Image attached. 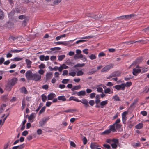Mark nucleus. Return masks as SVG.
<instances>
[{
  "mask_svg": "<svg viewBox=\"0 0 149 149\" xmlns=\"http://www.w3.org/2000/svg\"><path fill=\"white\" fill-rule=\"evenodd\" d=\"M100 97L99 95H97L96 96L95 102L96 104H98L100 103Z\"/></svg>",
  "mask_w": 149,
  "mask_h": 149,
  "instance_id": "a878e982",
  "label": "nucleus"
},
{
  "mask_svg": "<svg viewBox=\"0 0 149 149\" xmlns=\"http://www.w3.org/2000/svg\"><path fill=\"white\" fill-rule=\"evenodd\" d=\"M110 130L109 129H107L103 132H102L101 134V135H108L111 133Z\"/></svg>",
  "mask_w": 149,
  "mask_h": 149,
  "instance_id": "b1692460",
  "label": "nucleus"
},
{
  "mask_svg": "<svg viewBox=\"0 0 149 149\" xmlns=\"http://www.w3.org/2000/svg\"><path fill=\"white\" fill-rule=\"evenodd\" d=\"M89 58L91 60H93L96 58V57L95 55L92 54L89 56Z\"/></svg>",
  "mask_w": 149,
  "mask_h": 149,
  "instance_id": "c03bdc74",
  "label": "nucleus"
},
{
  "mask_svg": "<svg viewBox=\"0 0 149 149\" xmlns=\"http://www.w3.org/2000/svg\"><path fill=\"white\" fill-rule=\"evenodd\" d=\"M113 67V65L111 64L108 65L104 67L101 70L102 72H106Z\"/></svg>",
  "mask_w": 149,
  "mask_h": 149,
  "instance_id": "20e7f679",
  "label": "nucleus"
},
{
  "mask_svg": "<svg viewBox=\"0 0 149 149\" xmlns=\"http://www.w3.org/2000/svg\"><path fill=\"white\" fill-rule=\"evenodd\" d=\"M89 103L91 106H93L94 104V101L93 100H91L89 101Z\"/></svg>",
  "mask_w": 149,
  "mask_h": 149,
  "instance_id": "0e129e2a",
  "label": "nucleus"
},
{
  "mask_svg": "<svg viewBox=\"0 0 149 149\" xmlns=\"http://www.w3.org/2000/svg\"><path fill=\"white\" fill-rule=\"evenodd\" d=\"M48 118L43 119L39 122V127H41L44 125L46 123L47 121L48 120Z\"/></svg>",
  "mask_w": 149,
  "mask_h": 149,
  "instance_id": "ddd939ff",
  "label": "nucleus"
},
{
  "mask_svg": "<svg viewBox=\"0 0 149 149\" xmlns=\"http://www.w3.org/2000/svg\"><path fill=\"white\" fill-rule=\"evenodd\" d=\"M79 101H79V102L82 103L86 107H87L89 106L88 102L86 99H82L81 100H79Z\"/></svg>",
  "mask_w": 149,
  "mask_h": 149,
  "instance_id": "f3484780",
  "label": "nucleus"
},
{
  "mask_svg": "<svg viewBox=\"0 0 149 149\" xmlns=\"http://www.w3.org/2000/svg\"><path fill=\"white\" fill-rule=\"evenodd\" d=\"M66 36V35L65 34H63L62 35H61L59 36H57L56 38V40H60V39L63 38L65 37Z\"/></svg>",
  "mask_w": 149,
  "mask_h": 149,
  "instance_id": "c85d7f7f",
  "label": "nucleus"
},
{
  "mask_svg": "<svg viewBox=\"0 0 149 149\" xmlns=\"http://www.w3.org/2000/svg\"><path fill=\"white\" fill-rule=\"evenodd\" d=\"M95 96V93H92L90 95V98L91 99H93Z\"/></svg>",
  "mask_w": 149,
  "mask_h": 149,
  "instance_id": "5fc2aeb1",
  "label": "nucleus"
},
{
  "mask_svg": "<svg viewBox=\"0 0 149 149\" xmlns=\"http://www.w3.org/2000/svg\"><path fill=\"white\" fill-rule=\"evenodd\" d=\"M125 84L122 83L120 85H117L114 86V87L117 90H124L125 89Z\"/></svg>",
  "mask_w": 149,
  "mask_h": 149,
  "instance_id": "6e6552de",
  "label": "nucleus"
},
{
  "mask_svg": "<svg viewBox=\"0 0 149 149\" xmlns=\"http://www.w3.org/2000/svg\"><path fill=\"white\" fill-rule=\"evenodd\" d=\"M45 64L44 63H41L39 65L38 67L40 69H42L45 68Z\"/></svg>",
  "mask_w": 149,
  "mask_h": 149,
  "instance_id": "49530a36",
  "label": "nucleus"
},
{
  "mask_svg": "<svg viewBox=\"0 0 149 149\" xmlns=\"http://www.w3.org/2000/svg\"><path fill=\"white\" fill-rule=\"evenodd\" d=\"M21 91L22 93L26 94L27 93V91L25 87H22L21 89Z\"/></svg>",
  "mask_w": 149,
  "mask_h": 149,
  "instance_id": "c9c22d12",
  "label": "nucleus"
},
{
  "mask_svg": "<svg viewBox=\"0 0 149 149\" xmlns=\"http://www.w3.org/2000/svg\"><path fill=\"white\" fill-rule=\"evenodd\" d=\"M97 91L98 92L102 93L103 91V89L101 87H98L97 88Z\"/></svg>",
  "mask_w": 149,
  "mask_h": 149,
  "instance_id": "680f3d73",
  "label": "nucleus"
},
{
  "mask_svg": "<svg viewBox=\"0 0 149 149\" xmlns=\"http://www.w3.org/2000/svg\"><path fill=\"white\" fill-rule=\"evenodd\" d=\"M83 74V72L81 70H79L77 72L76 75L77 76H80L82 75Z\"/></svg>",
  "mask_w": 149,
  "mask_h": 149,
  "instance_id": "a19ab883",
  "label": "nucleus"
},
{
  "mask_svg": "<svg viewBox=\"0 0 149 149\" xmlns=\"http://www.w3.org/2000/svg\"><path fill=\"white\" fill-rule=\"evenodd\" d=\"M75 40H70L68 41H63V45L68 47H70L72 45L71 43Z\"/></svg>",
  "mask_w": 149,
  "mask_h": 149,
  "instance_id": "f8f14e48",
  "label": "nucleus"
},
{
  "mask_svg": "<svg viewBox=\"0 0 149 149\" xmlns=\"http://www.w3.org/2000/svg\"><path fill=\"white\" fill-rule=\"evenodd\" d=\"M5 59L3 57L0 58V65L2 64L4 62Z\"/></svg>",
  "mask_w": 149,
  "mask_h": 149,
  "instance_id": "052dcab7",
  "label": "nucleus"
},
{
  "mask_svg": "<svg viewBox=\"0 0 149 149\" xmlns=\"http://www.w3.org/2000/svg\"><path fill=\"white\" fill-rule=\"evenodd\" d=\"M77 95L79 96H84L86 94L85 91L82 90L78 92H75Z\"/></svg>",
  "mask_w": 149,
  "mask_h": 149,
  "instance_id": "4468645a",
  "label": "nucleus"
},
{
  "mask_svg": "<svg viewBox=\"0 0 149 149\" xmlns=\"http://www.w3.org/2000/svg\"><path fill=\"white\" fill-rule=\"evenodd\" d=\"M138 66L136 67V68L133 69V74L135 76H136L137 74L141 72V69L140 68H139Z\"/></svg>",
  "mask_w": 149,
  "mask_h": 149,
  "instance_id": "9d476101",
  "label": "nucleus"
},
{
  "mask_svg": "<svg viewBox=\"0 0 149 149\" xmlns=\"http://www.w3.org/2000/svg\"><path fill=\"white\" fill-rule=\"evenodd\" d=\"M76 74V73L75 72H70L69 73V75L70 76H71L72 77H74L75 76Z\"/></svg>",
  "mask_w": 149,
  "mask_h": 149,
  "instance_id": "6e6d98bb",
  "label": "nucleus"
},
{
  "mask_svg": "<svg viewBox=\"0 0 149 149\" xmlns=\"http://www.w3.org/2000/svg\"><path fill=\"white\" fill-rule=\"evenodd\" d=\"M69 101L71 100H73L75 101H76L77 102H79V101H80L77 98L75 97L74 96H71L70 97L69 99Z\"/></svg>",
  "mask_w": 149,
  "mask_h": 149,
  "instance_id": "393cba45",
  "label": "nucleus"
},
{
  "mask_svg": "<svg viewBox=\"0 0 149 149\" xmlns=\"http://www.w3.org/2000/svg\"><path fill=\"white\" fill-rule=\"evenodd\" d=\"M26 79L28 80H32L33 77V74L30 70L27 71L25 74Z\"/></svg>",
  "mask_w": 149,
  "mask_h": 149,
  "instance_id": "7ed1b4c3",
  "label": "nucleus"
},
{
  "mask_svg": "<svg viewBox=\"0 0 149 149\" xmlns=\"http://www.w3.org/2000/svg\"><path fill=\"white\" fill-rule=\"evenodd\" d=\"M34 113H32L28 117V119L29 121L32 122L33 121V120L34 117Z\"/></svg>",
  "mask_w": 149,
  "mask_h": 149,
  "instance_id": "bb28decb",
  "label": "nucleus"
},
{
  "mask_svg": "<svg viewBox=\"0 0 149 149\" xmlns=\"http://www.w3.org/2000/svg\"><path fill=\"white\" fill-rule=\"evenodd\" d=\"M104 93L106 94H111L113 93L112 90H111V88H106L104 90Z\"/></svg>",
  "mask_w": 149,
  "mask_h": 149,
  "instance_id": "4be33fe9",
  "label": "nucleus"
},
{
  "mask_svg": "<svg viewBox=\"0 0 149 149\" xmlns=\"http://www.w3.org/2000/svg\"><path fill=\"white\" fill-rule=\"evenodd\" d=\"M83 57V55L82 54H80L79 55H75L74 56V58L75 59H81Z\"/></svg>",
  "mask_w": 149,
  "mask_h": 149,
  "instance_id": "473e14b6",
  "label": "nucleus"
},
{
  "mask_svg": "<svg viewBox=\"0 0 149 149\" xmlns=\"http://www.w3.org/2000/svg\"><path fill=\"white\" fill-rule=\"evenodd\" d=\"M46 109V107L45 106H44L40 110V111L39 112V114H40L42 113Z\"/></svg>",
  "mask_w": 149,
  "mask_h": 149,
  "instance_id": "3c124183",
  "label": "nucleus"
},
{
  "mask_svg": "<svg viewBox=\"0 0 149 149\" xmlns=\"http://www.w3.org/2000/svg\"><path fill=\"white\" fill-rule=\"evenodd\" d=\"M132 83L131 82H127L125 84V87H129L131 86Z\"/></svg>",
  "mask_w": 149,
  "mask_h": 149,
  "instance_id": "a18cd8bd",
  "label": "nucleus"
},
{
  "mask_svg": "<svg viewBox=\"0 0 149 149\" xmlns=\"http://www.w3.org/2000/svg\"><path fill=\"white\" fill-rule=\"evenodd\" d=\"M108 103V101L107 100H105L102 101L100 103V107L103 108L104 107V106L106 105Z\"/></svg>",
  "mask_w": 149,
  "mask_h": 149,
  "instance_id": "dca6fc26",
  "label": "nucleus"
},
{
  "mask_svg": "<svg viewBox=\"0 0 149 149\" xmlns=\"http://www.w3.org/2000/svg\"><path fill=\"white\" fill-rule=\"evenodd\" d=\"M13 86L7 82V84L6 86L5 89L8 91H10L12 89Z\"/></svg>",
  "mask_w": 149,
  "mask_h": 149,
  "instance_id": "412c9836",
  "label": "nucleus"
},
{
  "mask_svg": "<svg viewBox=\"0 0 149 149\" xmlns=\"http://www.w3.org/2000/svg\"><path fill=\"white\" fill-rule=\"evenodd\" d=\"M120 73L118 71L115 72L111 74L107 78V79H109L111 77H118L120 75Z\"/></svg>",
  "mask_w": 149,
  "mask_h": 149,
  "instance_id": "1a4fd4ad",
  "label": "nucleus"
},
{
  "mask_svg": "<svg viewBox=\"0 0 149 149\" xmlns=\"http://www.w3.org/2000/svg\"><path fill=\"white\" fill-rule=\"evenodd\" d=\"M113 98L114 99V100L115 101H120V99L119 98V97L118 96L116 95L114 96H113Z\"/></svg>",
  "mask_w": 149,
  "mask_h": 149,
  "instance_id": "603ef678",
  "label": "nucleus"
},
{
  "mask_svg": "<svg viewBox=\"0 0 149 149\" xmlns=\"http://www.w3.org/2000/svg\"><path fill=\"white\" fill-rule=\"evenodd\" d=\"M42 98L43 102H45L47 99V97L44 94H42Z\"/></svg>",
  "mask_w": 149,
  "mask_h": 149,
  "instance_id": "864d4df0",
  "label": "nucleus"
},
{
  "mask_svg": "<svg viewBox=\"0 0 149 149\" xmlns=\"http://www.w3.org/2000/svg\"><path fill=\"white\" fill-rule=\"evenodd\" d=\"M83 142L84 144L85 145L87 143V139L86 137H84L83 139Z\"/></svg>",
  "mask_w": 149,
  "mask_h": 149,
  "instance_id": "bf43d9fd",
  "label": "nucleus"
},
{
  "mask_svg": "<svg viewBox=\"0 0 149 149\" xmlns=\"http://www.w3.org/2000/svg\"><path fill=\"white\" fill-rule=\"evenodd\" d=\"M143 124L141 123L136 125L135 127L136 129H141L143 127Z\"/></svg>",
  "mask_w": 149,
  "mask_h": 149,
  "instance_id": "c756f323",
  "label": "nucleus"
},
{
  "mask_svg": "<svg viewBox=\"0 0 149 149\" xmlns=\"http://www.w3.org/2000/svg\"><path fill=\"white\" fill-rule=\"evenodd\" d=\"M139 68H141V71L142 70L141 72L142 73L146 72L148 70L147 68H146L145 67H140Z\"/></svg>",
  "mask_w": 149,
  "mask_h": 149,
  "instance_id": "79ce46f5",
  "label": "nucleus"
},
{
  "mask_svg": "<svg viewBox=\"0 0 149 149\" xmlns=\"http://www.w3.org/2000/svg\"><path fill=\"white\" fill-rule=\"evenodd\" d=\"M38 74L40 75L43 74L45 72V71L43 69H40L38 70Z\"/></svg>",
  "mask_w": 149,
  "mask_h": 149,
  "instance_id": "37998d69",
  "label": "nucleus"
},
{
  "mask_svg": "<svg viewBox=\"0 0 149 149\" xmlns=\"http://www.w3.org/2000/svg\"><path fill=\"white\" fill-rule=\"evenodd\" d=\"M53 76L52 73L51 72H49L46 73V79L47 80L50 79Z\"/></svg>",
  "mask_w": 149,
  "mask_h": 149,
  "instance_id": "aec40b11",
  "label": "nucleus"
},
{
  "mask_svg": "<svg viewBox=\"0 0 149 149\" xmlns=\"http://www.w3.org/2000/svg\"><path fill=\"white\" fill-rule=\"evenodd\" d=\"M15 13V11L14 10H12L10 13H8V17L10 19L14 15Z\"/></svg>",
  "mask_w": 149,
  "mask_h": 149,
  "instance_id": "58836bf2",
  "label": "nucleus"
},
{
  "mask_svg": "<svg viewBox=\"0 0 149 149\" xmlns=\"http://www.w3.org/2000/svg\"><path fill=\"white\" fill-rule=\"evenodd\" d=\"M39 58L40 60L42 61H48L49 59V57L48 56H45L44 55H40L39 57Z\"/></svg>",
  "mask_w": 149,
  "mask_h": 149,
  "instance_id": "9b49d317",
  "label": "nucleus"
},
{
  "mask_svg": "<svg viewBox=\"0 0 149 149\" xmlns=\"http://www.w3.org/2000/svg\"><path fill=\"white\" fill-rule=\"evenodd\" d=\"M68 68V66L66 65L65 64H63L59 67V71L60 72H61L63 69H67Z\"/></svg>",
  "mask_w": 149,
  "mask_h": 149,
  "instance_id": "a211bd4d",
  "label": "nucleus"
},
{
  "mask_svg": "<svg viewBox=\"0 0 149 149\" xmlns=\"http://www.w3.org/2000/svg\"><path fill=\"white\" fill-rule=\"evenodd\" d=\"M18 79L17 78L14 77L8 80V82L12 86H14L17 82Z\"/></svg>",
  "mask_w": 149,
  "mask_h": 149,
  "instance_id": "423d86ee",
  "label": "nucleus"
},
{
  "mask_svg": "<svg viewBox=\"0 0 149 149\" xmlns=\"http://www.w3.org/2000/svg\"><path fill=\"white\" fill-rule=\"evenodd\" d=\"M112 142L113 143L111 144V146L112 148L114 149L116 148L118 143V140L113 139H112Z\"/></svg>",
  "mask_w": 149,
  "mask_h": 149,
  "instance_id": "39448f33",
  "label": "nucleus"
},
{
  "mask_svg": "<svg viewBox=\"0 0 149 149\" xmlns=\"http://www.w3.org/2000/svg\"><path fill=\"white\" fill-rule=\"evenodd\" d=\"M105 54L103 52H101L100 53L98 54V56L99 57H101L102 56H104Z\"/></svg>",
  "mask_w": 149,
  "mask_h": 149,
  "instance_id": "13d9d810",
  "label": "nucleus"
},
{
  "mask_svg": "<svg viewBox=\"0 0 149 149\" xmlns=\"http://www.w3.org/2000/svg\"><path fill=\"white\" fill-rule=\"evenodd\" d=\"M93 36H86L81 37L80 38L81 39H90L93 38Z\"/></svg>",
  "mask_w": 149,
  "mask_h": 149,
  "instance_id": "8fccbe9b",
  "label": "nucleus"
},
{
  "mask_svg": "<svg viewBox=\"0 0 149 149\" xmlns=\"http://www.w3.org/2000/svg\"><path fill=\"white\" fill-rule=\"evenodd\" d=\"M61 48L59 47H55L54 48H51L50 49V50L52 51H57L59 50Z\"/></svg>",
  "mask_w": 149,
  "mask_h": 149,
  "instance_id": "de8ad7c7",
  "label": "nucleus"
},
{
  "mask_svg": "<svg viewBox=\"0 0 149 149\" xmlns=\"http://www.w3.org/2000/svg\"><path fill=\"white\" fill-rule=\"evenodd\" d=\"M25 61L27 64V67L28 68H29L31 67V65L32 63L31 61L30 60L26 59Z\"/></svg>",
  "mask_w": 149,
  "mask_h": 149,
  "instance_id": "5701e85b",
  "label": "nucleus"
},
{
  "mask_svg": "<svg viewBox=\"0 0 149 149\" xmlns=\"http://www.w3.org/2000/svg\"><path fill=\"white\" fill-rule=\"evenodd\" d=\"M128 111H126L123 112L122 114V122L124 124L125 123L127 119L126 116L128 114Z\"/></svg>",
  "mask_w": 149,
  "mask_h": 149,
  "instance_id": "0eeeda50",
  "label": "nucleus"
},
{
  "mask_svg": "<svg viewBox=\"0 0 149 149\" xmlns=\"http://www.w3.org/2000/svg\"><path fill=\"white\" fill-rule=\"evenodd\" d=\"M90 147L91 149H96L97 147V146L93 143H91Z\"/></svg>",
  "mask_w": 149,
  "mask_h": 149,
  "instance_id": "2f4dec72",
  "label": "nucleus"
},
{
  "mask_svg": "<svg viewBox=\"0 0 149 149\" xmlns=\"http://www.w3.org/2000/svg\"><path fill=\"white\" fill-rule=\"evenodd\" d=\"M69 80L68 79H63L62 81V82L64 84H67Z\"/></svg>",
  "mask_w": 149,
  "mask_h": 149,
  "instance_id": "e2e57ef3",
  "label": "nucleus"
},
{
  "mask_svg": "<svg viewBox=\"0 0 149 149\" xmlns=\"http://www.w3.org/2000/svg\"><path fill=\"white\" fill-rule=\"evenodd\" d=\"M28 132L27 131H24L22 132V135L25 136L28 134Z\"/></svg>",
  "mask_w": 149,
  "mask_h": 149,
  "instance_id": "69168bd1",
  "label": "nucleus"
},
{
  "mask_svg": "<svg viewBox=\"0 0 149 149\" xmlns=\"http://www.w3.org/2000/svg\"><path fill=\"white\" fill-rule=\"evenodd\" d=\"M55 97L56 95L54 93H50L48 95V100H51Z\"/></svg>",
  "mask_w": 149,
  "mask_h": 149,
  "instance_id": "2eb2a0df",
  "label": "nucleus"
},
{
  "mask_svg": "<svg viewBox=\"0 0 149 149\" xmlns=\"http://www.w3.org/2000/svg\"><path fill=\"white\" fill-rule=\"evenodd\" d=\"M17 149H22L24 147V145L23 144H22L20 145L17 146Z\"/></svg>",
  "mask_w": 149,
  "mask_h": 149,
  "instance_id": "774afa93",
  "label": "nucleus"
},
{
  "mask_svg": "<svg viewBox=\"0 0 149 149\" xmlns=\"http://www.w3.org/2000/svg\"><path fill=\"white\" fill-rule=\"evenodd\" d=\"M132 145L134 147H137L140 146V144L139 142L134 143L132 144Z\"/></svg>",
  "mask_w": 149,
  "mask_h": 149,
  "instance_id": "e433bc0d",
  "label": "nucleus"
},
{
  "mask_svg": "<svg viewBox=\"0 0 149 149\" xmlns=\"http://www.w3.org/2000/svg\"><path fill=\"white\" fill-rule=\"evenodd\" d=\"M109 130H110L111 132L112 131L113 132L116 131V125L113 124V125H110L109 126Z\"/></svg>",
  "mask_w": 149,
  "mask_h": 149,
  "instance_id": "6ab92c4d",
  "label": "nucleus"
},
{
  "mask_svg": "<svg viewBox=\"0 0 149 149\" xmlns=\"http://www.w3.org/2000/svg\"><path fill=\"white\" fill-rule=\"evenodd\" d=\"M65 57V55H62L58 56V60L60 61H62Z\"/></svg>",
  "mask_w": 149,
  "mask_h": 149,
  "instance_id": "4c0bfd02",
  "label": "nucleus"
},
{
  "mask_svg": "<svg viewBox=\"0 0 149 149\" xmlns=\"http://www.w3.org/2000/svg\"><path fill=\"white\" fill-rule=\"evenodd\" d=\"M84 65L85 64L84 63L82 64L77 63L74 65V67H81L84 66Z\"/></svg>",
  "mask_w": 149,
  "mask_h": 149,
  "instance_id": "ea45409f",
  "label": "nucleus"
},
{
  "mask_svg": "<svg viewBox=\"0 0 149 149\" xmlns=\"http://www.w3.org/2000/svg\"><path fill=\"white\" fill-rule=\"evenodd\" d=\"M80 88L81 86L80 85L74 86H73L71 90L72 91H74V90H77L80 89Z\"/></svg>",
  "mask_w": 149,
  "mask_h": 149,
  "instance_id": "7c9ffc66",
  "label": "nucleus"
},
{
  "mask_svg": "<svg viewBox=\"0 0 149 149\" xmlns=\"http://www.w3.org/2000/svg\"><path fill=\"white\" fill-rule=\"evenodd\" d=\"M50 60L52 61H55L56 59V56H52L50 57Z\"/></svg>",
  "mask_w": 149,
  "mask_h": 149,
  "instance_id": "4d7b16f0",
  "label": "nucleus"
},
{
  "mask_svg": "<svg viewBox=\"0 0 149 149\" xmlns=\"http://www.w3.org/2000/svg\"><path fill=\"white\" fill-rule=\"evenodd\" d=\"M4 17V14L3 11L0 9V20H1Z\"/></svg>",
  "mask_w": 149,
  "mask_h": 149,
  "instance_id": "f704fd0d",
  "label": "nucleus"
},
{
  "mask_svg": "<svg viewBox=\"0 0 149 149\" xmlns=\"http://www.w3.org/2000/svg\"><path fill=\"white\" fill-rule=\"evenodd\" d=\"M22 59V58H20L19 57H16L15 58L13 59V61H21Z\"/></svg>",
  "mask_w": 149,
  "mask_h": 149,
  "instance_id": "09e8293b",
  "label": "nucleus"
},
{
  "mask_svg": "<svg viewBox=\"0 0 149 149\" xmlns=\"http://www.w3.org/2000/svg\"><path fill=\"white\" fill-rule=\"evenodd\" d=\"M94 68L91 69L90 71L87 72V74L89 75H91L95 73L96 72V70H94Z\"/></svg>",
  "mask_w": 149,
  "mask_h": 149,
  "instance_id": "72a5a7b5",
  "label": "nucleus"
},
{
  "mask_svg": "<svg viewBox=\"0 0 149 149\" xmlns=\"http://www.w3.org/2000/svg\"><path fill=\"white\" fill-rule=\"evenodd\" d=\"M103 146L107 149H110L111 148L110 146L108 144H104L103 145Z\"/></svg>",
  "mask_w": 149,
  "mask_h": 149,
  "instance_id": "338daca9",
  "label": "nucleus"
},
{
  "mask_svg": "<svg viewBox=\"0 0 149 149\" xmlns=\"http://www.w3.org/2000/svg\"><path fill=\"white\" fill-rule=\"evenodd\" d=\"M58 99L59 100L62 101H65L66 100L65 97L63 95L59 96L58 97Z\"/></svg>",
  "mask_w": 149,
  "mask_h": 149,
  "instance_id": "cd10ccee",
  "label": "nucleus"
},
{
  "mask_svg": "<svg viewBox=\"0 0 149 149\" xmlns=\"http://www.w3.org/2000/svg\"><path fill=\"white\" fill-rule=\"evenodd\" d=\"M23 38L21 36L18 37H14L10 36L9 38V40L10 41L13 42V41L17 42L19 41L20 42H22Z\"/></svg>",
  "mask_w": 149,
  "mask_h": 149,
  "instance_id": "f257e3e1",
  "label": "nucleus"
},
{
  "mask_svg": "<svg viewBox=\"0 0 149 149\" xmlns=\"http://www.w3.org/2000/svg\"><path fill=\"white\" fill-rule=\"evenodd\" d=\"M42 78L41 75L37 73L33 74V77L32 80L35 81L37 82L41 80Z\"/></svg>",
  "mask_w": 149,
  "mask_h": 149,
  "instance_id": "f03ea898",
  "label": "nucleus"
}]
</instances>
